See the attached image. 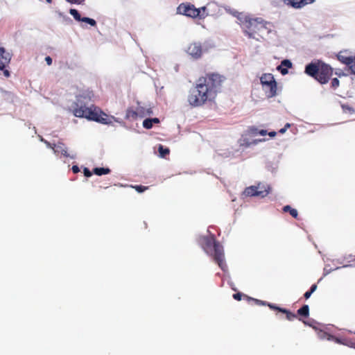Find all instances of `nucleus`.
<instances>
[{"mask_svg":"<svg viewBox=\"0 0 355 355\" xmlns=\"http://www.w3.org/2000/svg\"><path fill=\"white\" fill-rule=\"evenodd\" d=\"M223 77L218 73H211L198 79L196 86L189 91L188 101L194 107L203 105L207 101L213 100L219 91Z\"/></svg>","mask_w":355,"mask_h":355,"instance_id":"1","label":"nucleus"},{"mask_svg":"<svg viewBox=\"0 0 355 355\" xmlns=\"http://www.w3.org/2000/svg\"><path fill=\"white\" fill-rule=\"evenodd\" d=\"M92 94L89 92H84L76 96L72 105L73 114L76 117L86 118L103 124H108L107 116L94 107L91 103Z\"/></svg>","mask_w":355,"mask_h":355,"instance_id":"2","label":"nucleus"},{"mask_svg":"<svg viewBox=\"0 0 355 355\" xmlns=\"http://www.w3.org/2000/svg\"><path fill=\"white\" fill-rule=\"evenodd\" d=\"M268 24L261 17L251 18L245 15L239 24L245 35L249 38L257 40L255 37L256 34L260 35L265 31L269 32L267 27Z\"/></svg>","mask_w":355,"mask_h":355,"instance_id":"3","label":"nucleus"},{"mask_svg":"<svg viewBox=\"0 0 355 355\" xmlns=\"http://www.w3.org/2000/svg\"><path fill=\"white\" fill-rule=\"evenodd\" d=\"M260 81L265 91L266 96L269 98L273 97L277 94V83L272 73H263Z\"/></svg>","mask_w":355,"mask_h":355,"instance_id":"4","label":"nucleus"},{"mask_svg":"<svg viewBox=\"0 0 355 355\" xmlns=\"http://www.w3.org/2000/svg\"><path fill=\"white\" fill-rule=\"evenodd\" d=\"M153 114L151 107H145L142 106L139 102H137V106L135 110L130 107L126 111V118L128 119H137V117L144 118L146 116Z\"/></svg>","mask_w":355,"mask_h":355,"instance_id":"5","label":"nucleus"},{"mask_svg":"<svg viewBox=\"0 0 355 355\" xmlns=\"http://www.w3.org/2000/svg\"><path fill=\"white\" fill-rule=\"evenodd\" d=\"M178 12L193 18L205 19L207 16L206 13L200 14V11L193 5L191 4H180L178 7Z\"/></svg>","mask_w":355,"mask_h":355,"instance_id":"6","label":"nucleus"},{"mask_svg":"<svg viewBox=\"0 0 355 355\" xmlns=\"http://www.w3.org/2000/svg\"><path fill=\"white\" fill-rule=\"evenodd\" d=\"M270 187L266 189L264 186L259 184L257 186H251L247 187L242 193L243 197L259 196L264 198L269 193Z\"/></svg>","mask_w":355,"mask_h":355,"instance_id":"7","label":"nucleus"},{"mask_svg":"<svg viewBox=\"0 0 355 355\" xmlns=\"http://www.w3.org/2000/svg\"><path fill=\"white\" fill-rule=\"evenodd\" d=\"M332 74L333 70L331 67L328 64H322L320 65L319 71L315 80L321 84H326L329 82Z\"/></svg>","mask_w":355,"mask_h":355,"instance_id":"8","label":"nucleus"},{"mask_svg":"<svg viewBox=\"0 0 355 355\" xmlns=\"http://www.w3.org/2000/svg\"><path fill=\"white\" fill-rule=\"evenodd\" d=\"M187 53L194 59L200 58L202 55V49L200 43H191L187 49Z\"/></svg>","mask_w":355,"mask_h":355,"instance_id":"9","label":"nucleus"},{"mask_svg":"<svg viewBox=\"0 0 355 355\" xmlns=\"http://www.w3.org/2000/svg\"><path fill=\"white\" fill-rule=\"evenodd\" d=\"M315 0H284L285 5L295 9H301L308 4L313 3Z\"/></svg>","mask_w":355,"mask_h":355,"instance_id":"10","label":"nucleus"},{"mask_svg":"<svg viewBox=\"0 0 355 355\" xmlns=\"http://www.w3.org/2000/svg\"><path fill=\"white\" fill-rule=\"evenodd\" d=\"M11 57L9 52H6L3 47L0 46V70H3L6 68V66L10 62Z\"/></svg>","mask_w":355,"mask_h":355,"instance_id":"11","label":"nucleus"},{"mask_svg":"<svg viewBox=\"0 0 355 355\" xmlns=\"http://www.w3.org/2000/svg\"><path fill=\"white\" fill-rule=\"evenodd\" d=\"M268 306L270 307V309H271L272 310H277L279 312L285 313L286 319L289 321H293L295 318H297L296 314L292 313L291 311H290L289 310H288L286 309L279 307L277 305L273 304H268Z\"/></svg>","mask_w":355,"mask_h":355,"instance_id":"12","label":"nucleus"},{"mask_svg":"<svg viewBox=\"0 0 355 355\" xmlns=\"http://www.w3.org/2000/svg\"><path fill=\"white\" fill-rule=\"evenodd\" d=\"M53 150L55 154L61 153L64 157H70L71 159L75 158V155H70L67 153V148L62 142H58L57 144H54Z\"/></svg>","mask_w":355,"mask_h":355,"instance_id":"13","label":"nucleus"},{"mask_svg":"<svg viewBox=\"0 0 355 355\" xmlns=\"http://www.w3.org/2000/svg\"><path fill=\"white\" fill-rule=\"evenodd\" d=\"M319 67H320V66L317 65L315 63L311 62V63L308 64L305 67L304 72L307 75H309L315 79L317 77V75L318 73V71H319Z\"/></svg>","mask_w":355,"mask_h":355,"instance_id":"14","label":"nucleus"},{"mask_svg":"<svg viewBox=\"0 0 355 355\" xmlns=\"http://www.w3.org/2000/svg\"><path fill=\"white\" fill-rule=\"evenodd\" d=\"M223 8L227 13H229V14L232 15V16L237 18L239 24L241 23V21H242V19H243V17L245 15V13L239 12L237 10H236L233 8H231L228 6H224Z\"/></svg>","mask_w":355,"mask_h":355,"instance_id":"15","label":"nucleus"},{"mask_svg":"<svg viewBox=\"0 0 355 355\" xmlns=\"http://www.w3.org/2000/svg\"><path fill=\"white\" fill-rule=\"evenodd\" d=\"M208 12L206 14L208 15H218L220 13L219 6L214 1L209 2L207 4Z\"/></svg>","mask_w":355,"mask_h":355,"instance_id":"16","label":"nucleus"},{"mask_svg":"<svg viewBox=\"0 0 355 355\" xmlns=\"http://www.w3.org/2000/svg\"><path fill=\"white\" fill-rule=\"evenodd\" d=\"M0 93L5 101L9 103L15 102V96L12 92L0 88Z\"/></svg>","mask_w":355,"mask_h":355,"instance_id":"17","label":"nucleus"},{"mask_svg":"<svg viewBox=\"0 0 355 355\" xmlns=\"http://www.w3.org/2000/svg\"><path fill=\"white\" fill-rule=\"evenodd\" d=\"M263 141V139H252L249 140L247 138H242L241 139V146H245V147H250L252 145H256L259 142Z\"/></svg>","mask_w":355,"mask_h":355,"instance_id":"18","label":"nucleus"},{"mask_svg":"<svg viewBox=\"0 0 355 355\" xmlns=\"http://www.w3.org/2000/svg\"><path fill=\"white\" fill-rule=\"evenodd\" d=\"M233 297H234V300H238V301L241 300V299L243 297V298L247 299L248 300H254V301L256 302V303L257 304H262L261 301H260L259 300L252 299V298H251V297H248V296H247V295H244V294H243L241 293H234L233 295Z\"/></svg>","mask_w":355,"mask_h":355,"instance_id":"19","label":"nucleus"},{"mask_svg":"<svg viewBox=\"0 0 355 355\" xmlns=\"http://www.w3.org/2000/svg\"><path fill=\"white\" fill-rule=\"evenodd\" d=\"M297 314L304 318H308L309 315V307L307 304L303 305L297 310Z\"/></svg>","mask_w":355,"mask_h":355,"instance_id":"20","label":"nucleus"},{"mask_svg":"<svg viewBox=\"0 0 355 355\" xmlns=\"http://www.w3.org/2000/svg\"><path fill=\"white\" fill-rule=\"evenodd\" d=\"M94 174L97 175H106L110 173V169L108 168H94L93 170Z\"/></svg>","mask_w":355,"mask_h":355,"instance_id":"21","label":"nucleus"},{"mask_svg":"<svg viewBox=\"0 0 355 355\" xmlns=\"http://www.w3.org/2000/svg\"><path fill=\"white\" fill-rule=\"evenodd\" d=\"M338 60L341 61L343 63L345 64L348 67L353 62L354 58L351 56H345L343 55H338Z\"/></svg>","mask_w":355,"mask_h":355,"instance_id":"22","label":"nucleus"},{"mask_svg":"<svg viewBox=\"0 0 355 355\" xmlns=\"http://www.w3.org/2000/svg\"><path fill=\"white\" fill-rule=\"evenodd\" d=\"M284 211H289L290 214L295 218L297 219V211L295 209L291 208L289 205H286L283 207Z\"/></svg>","mask_w":355,"mask_h":355,"instance_id":"23","label":"nucleus"},{"mask_svg":"<svg viewBox=\"0 0 355 355\" xmlns=\"http://www.w3.org/2000/svg\"><path fill=\"white\" fill-rule=\"evenodd\" d=\"M158 152L161 157H164L170 152L168 148L164 147L162 145H159L158 148Z\"/></svg>","mask_w":355,"mask_h":355,"instance_id":"24","label":"nucleus"},{"mask_svg":"<svg viewBox=\"0 0 355 355\" xmlns=\"http://www.w3.org/2000/svg\"><path fill=\"white\" fill-rule=\"evenodd\" d=\"M69 13L78 21H80L81 19L83 18V17H81L80 13L78 12V11L76 9L71 8L69 10Z\"/></svg>","mask_w":355,"mask_h":355,"instance_id":"25","label":"nucleus"},{"mask_svg":"<svg viewBox=\"0 0 355 355\" xmlns=\"http://www.w3.org/2000/svg\"><path fill=\"white\" fill-rule=\"evenodd\" d=\"M80 21L87 23V24H89L92 26H96V21L94 19H92V18H89V17H83L81 19Z\"/></svg>","mask_w":355,"mask_h":355,"instance_id":"26","label":"nucleus"},{"mask_svg":"<svg viewBox=\"0 0 355 355\" xmlns=\"http://www.w3.org/2000/svg\"><path fill=\"white\" fill-rule=\"evenodd\" d=\"M280 65L282 67H284L286 68H292L293 67V63L291 62V61L290 60H288V59L283 60L281 62Z\"/></svg>","mask_w":355,"mask_h":355,"instance_id":"27","label":"nucleus"},{"mask_svg":"<svg viewBox=\"0 0 355 355\" xmlns=\"http://www.w3.org/2000/svg\"><path fill=\"white\" fill-rule=\"evenodd\" d=\"M143 126L146 129H150L153 127V122L150 119H146L143 121Z\"/></svg>","mask_w":355,"mask_h":355,"instance_id":"28","label":"nucleus"},{"mask_svg":"<svg viewBox=\"0 0 355 355\" xmlns=\"http://www.w3.org/2000/svg\"><path fill=\"white\" fill-rule=\"evenodd\" d=\"M267 168L268 171H271L272 173H275L277 170V164H273V163H268L267 164Z\"/></svg>","mask_w":355,"mask_h":355,"instance_id":"29","label":"nucleus"},{"mask_svg":"<svg viewBox=\"0 0 355 355\" xmlns=\"http://www.w3.org/2000/svg\"><path fill=\"white\" fill-rule=\"evenodd\" d=\"M277 69L280 71V73L282 74V75H286L288 74V68H286L284 67H282L281 65L278 66L277 67Z\"/></svg>","mask_w":355,"mask_h":355,"instance_id":"30","label":"nucleus"},{"mask_svg":"<svg viewBox=\"0 0 355 355\" xmlns=\"http://www.w3.org/2000/svg\"><path fill=\"white\" fill-rule=\"evenodd\" d=\"M218 156H221L223 157H229L231 155V152L228 150H225L222 152H219L217 153Z\"/></svg>","mask_w":355,"mask_h":355,"instance_id":"31","label":"nucleus"},{"mask_svg":"<svg viewBox=\"0 0 355 355\" xmlns=\"http://www.w3.org/2000/svg\"><path fill=\"white\" fill-rule=\"evenodd\" d=\"M331 84V87L336 89L339 86V80L337 78H334L332 79Z\"/></svg>","mask_w":355,"mask_h":355,"instance_id":"32","label":"nucleus"},{"mask_svg":"<svg viewBox=\"0 0 355 355\" xmlns=\"http://www.w3.org/2000/svg\"><path fill=\"white\" fill-rule=\"evenodd\" d=\"M139 193H141V192H144V191H146L148 187H144V186H141V185H137V186H135L133 187Z\"/></svg>","mask_w":355,"mask_h":355,"instance_id":"33","label":"nucleus"},{"mask_svg":"<svg viewBox=\"0 0 355 355\" xmlns=\"http://www.w3.org/2000/svg\"><path fill=\"white\" fill-rule=\"evenodd\" d=\"M259 130H258V128H255V127H251L249 129V132L250 134H251L252 135H258L257 134V132H259Z\"/></svg>","mask_w":355,"mask_h":355,"instance_id":"34","label":"nucleus"},{"mask_svg":"<svg viewBox=\"0 0 355 355\" xmlns=\"http://www.w3.org/2000/svg\"><path fill=\"white\" fill-rule=\"evenodd\" d=\"M83 173H84L85 176L87 178H89L92 175V173L89 171V169L86 167L84 168Z\"/></svg>","mask_w":355,"mask_h":355,"instance_id":"35","label":"nucleus"},{"mask_svg":"<svg viewBox=\"0 0 355 355\" xmlns=\"http://www.w3.org/2000/svg\"><path fill=\"white\" fill-rule=\"evenodd\" d=\"M349 68L351 70L352 73L355 75V59L353 60V62L350 64Z\"/></svg>","mask_w":355,"mask_h":355,"instance_id":"36","label":"nucleus"},{"mask_svg":"<svg viewBox=\"0 0 355 355\" xmlns=\"http://www.w3.org/2000/svg\"><path fill=\"white\" fill-rule=\"evenodd\" d=\"M67 2L75 4H83L85 0H66Z\"/></svg>","mask_w":355,"mask_h":355,"instance_id":"37","label":"nucleus"},{"mask_svg":"<svg viewBox=\"0 0 355 355\" xmlns=\"http://www.w3.org/2000/svg\"><path fill=\"white\" fill-rule=\"evenodd\" d=\"M197 10H198L200 11V14L207 13V12H208L207 5L205 6H202L201 8H197Z\"/></svg>","mask_w":355,"mask_h":355,"instance_id":"38","label":"nucleus"},{"mask_svg":"<svg viewBox=\"0 0 355 355\" xmlns=\"http://www.w3.org/2000/svg\"><path fill=\"white\" fill-rule=\"evenodd\" d=\"M290 126H291V124L287 123L283 128L279 130V133H281V134L285 133L286 130L288 128H290Z\"/></svg>","mask_w":355,"mask_h":355,"instance_id":"39","label":"nucleus"},{"mask_svg":"<svg viewBox=\"0 0 355 355\" xmlns=\"http://www.w3.org/2000/svg\"><path fill=\"white\" fill-rule=\"evenodd\" d=\"M45 61L48 65H51L52 64V58L50 56H46L45 58Z\"/></svg>","mask_w":355,"mask_h":355,"instance_id":"40","label":"nucleus"},{"mask_svg":"<svg viewBox=\"0 0 355 355\" xmlns=\"http://www.w3.org/2000/svg\"><path fill=\"white\" fill-rule=\"evenodd\" d=\"M71 169L74 173H77L80 171L79 167L76 165L73 166Z\"/></svg>","mask_w":355,"mask_h":355,"instance_id":"41","label":"nucleus"},{"mask_svg":"<svg viewBox=\"0 0 355 355\" xmlns=\"http://www.w3.org/2000/svg\"><path fill=\"white\" fill-rule=\"evenodd\" d=\"M311 294L312 293L310 291H308L304 293V297L307 300L311 297Z\"/></svg>","mask_w":355,"mask_h":355,"instance_id":"42","label":"nucleus"},{"mask_svg":"<svg viewBox=\"0 0 355 355\" xmlns=\"http://www.w3.org/2000/svg\"><path fill=\"white\" fill-rule=\"evenodd\" d=\"M257 134H259L260 135H262V136H264V135H266L267 134V130H261L259 132H257Z\"/></svg>","mask_w":355,"mask_h":355,"instance_id":"43","label":"nucleus"},{"mask_svg":"<svg viewBox=\"0 0 355 355\" xmlns=\"http://www.w3.org/2000/svg\"><path fill=\"white\" fill-rule=\"evenodd\" d=\"M317 289V284H314L311 286L310 291L313 293Z\"/></svg>","mask_w":355,"mask_h":355,"instance_id":"44","label":"nucleus"},{"mask_svg":"<svg viewBox=\"0 0 355 355\" xmlns=\"http://www.w3.org/2000/svg\"><path fill=\"white\" fill-rule=\"evenodd\" d=\"M342 107H343V108L344 110H349V111H350V112H351V111H353V109H352L351 107H349V105H342Z\"/></svg>","mask_w":355,"mask_h":355,"instance_id":"45","label":"nucleus"},{"mask_svg":"<svg viewBox=\"0 0 355 355\" xmlns=\"http://www.w3.org/2000/svg\"><path fill=\"white\" fill-rule=\"evenodd\" d=\"M150 120L153 122V124L159 123V120L158 118H151Z\"/></svg>","mask_w":355,"mask_h":355,"instance_id":"46","label":"nucleus"},{"mask_svg":"<svg viewBox=\"0 0 355 355\" xmlns=\"http://www.w3.org/2000/svg\"><path fill=\"white\" fill-rule=\"evenodd\" d=\"M44 144L46 145V146L48 148H52V149H53V148H54V145L52 146V144L51 143H49V141H44Z\"/></svg>","mask_w":355,"mask_h":355,"instance_id":"47","label":"nucleus"},{"mask_svg":"<svg viewBox=\"0 0 355 355\" xmlns=\"http://www.w3.org/2000/svg\"><path fill=\"white\" fill-rule=\"evenodd\" d=\"M2 71H3V74H4V76H5L6 77H8V76H10V73H9V71H8L7 69H3V70H2Z\"/></svg>","mask_w":355,"mask_h":355,"instance_id":"48","label":"nucleus"},{"mask_svg":"<svg viewBox=\"0 0 355 355\" xmlns=\"http://www.w3.org/2000/svg\"><path fill=\"white\" fill-rule=\"evenodd\" d=\"M276 132L275 131H272V132H268V135L270 137H273L276 135Z\"/></svg>","mask_w":355,"mask_h":355,"instance_id":"49","label":"nucleus"},{"mask_svg":"<svg viewBox=\"0 0 355 355\" xmlns=\"http://www.w3.org/2000/svg\"><path fill=\"white\" fill-rule=\"evenodd\" d=\"M327 339H328V340H330V339H331V338H332V336H331V335H329V334H327Z\"/></svg>","mask_w":355,"mask_h":355,"instance_id":"50","label":"nucleus"},{"mask_svg":"<svg viewBox=\"0 0 355 355\" xmlns=\"http://www.w3.org/2000/svg\"><path fill=\"white\" fill-rule=\"evenodd\" d=\"M40 140L44 143V141H46L45 139H44L42 137H40Z\"/></svg>","mask_w":355,"mask_h":355,"instance_id":"51","label":"nucleus"},{"mask_svg":"<svg viewBox=\"0 0 355 355\" xmlns=\"http://www.w3.org/2000/svg\"><path fill=\"white\" fill-rule=\"evenodd\" d=\"M47 3H51L52 2V0H46Z\"/></svg>","mask_w":355,"mask_h":355,"instance_id":"52","label":"nucleus"}]
</instances>
